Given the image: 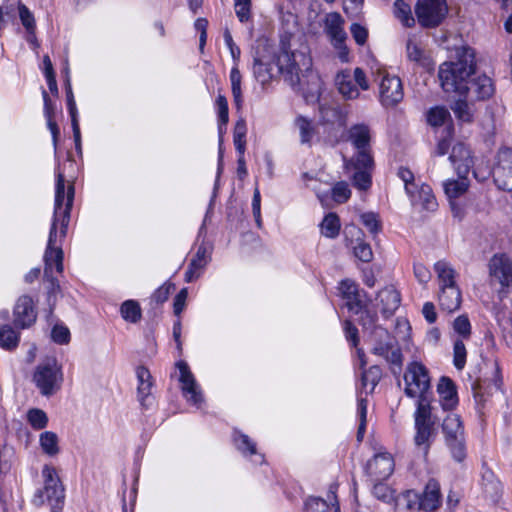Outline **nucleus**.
I'll list each match as a JSON object with an SVG mask.
<instances>
[{
    "instance_id": "4468645a",
    "label": "nucleus",
    "mask_w": 512,
    "mask_h": 512,
    "mask_svg": "<svg viewBox=\"0 0 512 512\" xmlns=\"http://www.w3.org/2000/svg\"><path fill=\"white\" fill-rule=\"evenodd\" d=\"M492 176L497 187L504 191H512V149H499L492 168Z\"/></svg>"
},
{
    "instance_id": "dca6fc26",
    "label": "nucleus",
    "mask_w": 512,
    "mask_h": 512,
    "mask_svg": "<svg viewBox=\"0 0 512 512\" xmlns=\"http://www.w3.org/2000/svg\"><path fill=\"white\" fill-rule=\"evenodd\" d=\"M489 274L492 281H497L502 287L512 285V259L505 253L492 256L489 261Z\"/></svg>"
},
{
    "instance_id": "2eb2a0df",
    "label": "nucleus",
    "mask_w": 512,
    "mask_h": 512,
    "mask_svg": "<svg viewBox=\"0 0 512 512\" xmlns=\"http://www.w3.org/2000/svg\"><path fill=\"white\" fill-rule=\"evenodd\" d=\"M404 97L401 79L397 76L384 75L379 88V100L385 108L395 107Z\"/></svg>"
},
{
    "instance_id": "79ce46f5",
    "label": "nucleus",
    "mask_w": 512,
    "mask_h": 512,
    "mask_svg": "<svg viewBox=\"0 0 512 512\" xmlns=\"http://www.w3.org/2000/svg\"><path fill=\"white\" fill-rule=\"evenodd\" d=\"M482 480L486 493L490 494L491 496H497L500 494L502 490L501 483L496 478L493 471H491L489 468H484Z\"/></svg>"
},
{
    "instance_id": "c756f323",
    "label": "nucleus",
    "mask_w": 512,
    "mask_h": 512,
    "mask_svg": "<svg viewBox=\"0 0 512 512\" xmlns=\"http://www.w3.org/2000/svg\"><path fill=\"white\" fill-rule=\"evenodd\" d=\"M319 112L324 123L339 125L345 124L346 116L339 105L320 104Z\"/></svg>"
},
{
    "instance_id": "0eeeda50",
    "label": "nucleus",
    "mask_w": 512,
    "mask_h": 512,
    "mask_svg": "<svg viewBox=\"0 0 512 512\" xmlns=\"http://www.w3.org/2000/svg\"><path fill=\"white\" fill-rule=\"evenodd\" d=\"M42 473L44 488L37 490L33 501L36 505H43L47 501L53 512H59L64 503V488L54 468L45 466Z\"/></svg>"
},
{
    "instance_id": "5701e85b",
    "label": "nucleus",
    "mask_w": 512,
    "mask_h": 512,
    "mask_svg": "<svg viewBox=\"0 0 512 512\" xmlns=\"http://www.w3.org/2000/svg\"><path fill=\"white\" fill-rule=\"evenodd\" d=\"M367 469L377 480H384L393 473L394 460L389 453H379L369 461Z\"/></svg>"
},
{
    "instance_id": "1a4fd4ad",
    "label": "nucleus",
    "mask_w": 512,
    "mask_h": 512,
    "mask_svg": "<svg viewBox=\"0 0 512 512\" xmlns=\"http://www.w3.org/2000/svg\"><path fill=\"white\" fill-rule=\"evenodd\" d=\"M371 352L383 357L388 363L401 367L402 353L396 339L381 326L374 327L371 332Z\"/></svg>"
},
{
    "instance_id": "6e6d98bb",
    "label": "nucleus",
    "mask_w": 512,
    "mask_h": 512,
    "mask_svg": "<svg viewBox=\"0 0 512 512\" xmlns=\"http://www.w3.org/2000/svg\"><path fill=\"white\" fill-rule=\"evenodd\" d=\"M344 19L337 12L327 14L325 19V30L327 34L343 28Z\"/></svg>"
},
{
    "instance_id": "a878e982",
    "label": "nucleus",
    "mask_w": 512,
    "mask_h": 512,
    "mask_svg": "<svg viewBox=\"0 0 512 512\" xmlns=\"http://www.w3.org/2000/svg\"><path fill=\"white\" fill-rule=\"evenodd\" d=\"M136 376L138 380V399L141 405L148 408L152 404V397L150 394L152 388V376L150 371L143 366L136 369Z\"/></svg>"
},
{
    "instance_id": "603ef678",
    "label": "nucleus",
    "mask_w": 512,
    "mask_h": 512,
    "mask_svg": "<svg viewBox=\"0 0 512 512\" xmlns=\"http://www.w3.org/2000/svg\"><path fill=\"white\" fill-rule=\"evenodd\" d=\"M360 218L363 225L371 234L377 235L381 231L382 226L378 214L374 212H366L361 214Z\"/></svg>"
},
{
    "instance_id": "c9c22d12",
    "label": "nucleus",
    "mask_w": 512,
    "mask_h": 512,
    "mask_svg": "<svg viewBox=\"0 0 512 512\" xmlns=\"http://www.w3.org/2000/svg\"><path fill=\"white\" fill-rule=\"evenodd\" d=\"M394 15L405 27H412L415 24L411 7L404 0H396L394 2Z\"/></svg>"
},
{
    "instance_id": "3c124183",
    "label": "nucleus",
    "mask_w": 512,
    "mask_h": 512,
    "mask_svg": "<svg viewBox=\"0 0 512 512\" xmlns=\"http://www.w3.org/2000/svg\"><path fill=\"white\" fill-rule=\"evenodd\" d=\"M367 403H368L367 399H365V398H360L358 400L357 412H358V417H359V421H360L358 431H357V440L358 441H362L365 431H366Z\"/></svg>"
},
{
    "instance_id": "a211bd4d",
    "label": "nucleus",
    "mask_w": 512,
    "mask_h": 512,
    "mask_svg": "<svg viewBox=\"0 0 512 512\" xmlns=\"http://www.w3.org/2000/svg\"><path fill=\"white\" fill-rule=\"evenodd\" d=\"M176 367L180 371L179 381L182 384L181 388L187 401L193 405L200 406L203 402V396L188 364L185 361H178Z\"/></svg>"
},
{
    "instance_id": "338daca9",
    "label": "nucleus",
    "mask_w": 512,
    "mask_h": 512,
    "mask_svg": "<svg viewBox=\"0 0 512 512\" xmlns=\"http://www.w3.org/2000/svg\"><path fill=\"white\" fill-rule=\"evenodd\" d=\"M413 268L414 276L417 281L422 285H427L432 278V274L429 269L421 263H415Z\"/></svg>"
},
{
    "instance_id": "393cba45",
    "label": "nucleus",
    "mask_w": 512,
    "mask_h": 512,
    "mask_svg": "<svg viewBox=\"0 0 512 512\" xmlns=\"http://www.w3.org/2000/svg\"><path fill=\"white\" fill-rule=\"evenodd\" d=\"M437 392L440 397V404L443 410H452L458 404L456 387L448 377H441L437 385Z\"/></svg>"
},
{
    "instance_id": "e2e57ef3",
    "label": "nucleus",
    "mask_w": 512,
    "mask_h": 512,
    "mask_svg": "<svg viewBox=\"0 0 512 512\" xmlns=\"http://www.w3.org/2000/svg\"><path fill=\"white\" fill-rule=\"evenodd\" d=\"M397 174L405 183L406 192L408 194H413L414 189H416L417 186L414 184V174L412 173V171L405 167H400Z\"/></svg>"
},
{
    "instance_id": "69168bd1",
    "label": "nucleus",
    "mask_w": 512,
    "mask_h": 512,
    "mask_svg": "<svg viewBox=\"0 0 512 512\" xmlns=\"http://www.w3.org/2000/svg\"><path fill=\"white\" fill-rule=\"evenodd\" d=\"M175 289V286L174 284L172 283H165L163 284L162 286H160L152 295V299L158 303V304H161L163 302H165L171 291H173Z\"/></svg>"
},
{
    "instance_id": "37998d69",
    "label": "nucleus",
    "mask_w": 512,
    "mask_h": 512,
    "mask_svg": "<svg viewBox=\"0 0 512 512\" xmlns=\"http://www.w3.org/2000/svg\"><path fill=\"white\" fill-rule=\"evenodd\" d=\"M450 118V112L444 106H435L427 113V122L434 127L443 125Z\"/></svg>"
},
{
    "instance_id": "6e6552de",
    "label": "nucleus",
    "mask_w": 512,
    "mask_h": 512,
    "mask_svg": "<svg viewBox=\"0 0 512 512\" xmlns=\"http://www.w3.org/2000/svg\"><path fill=\"white\" fill-rule=\"evenodd\" d=\"M335 86L345 100H355L360 96V90L369 89V82L362 68L339 71L335 76Z\"/></svg>"
},
{
    "instance_id": "2f4dec72",
    "label": "nucleus",
    "mask_w": 512,
    "mask_h": 512,
    "mask_svg": "<svg viewBox=\"0 0 512 512\" xmlns=\"http://www.w3.org/2000/svg\"><path fill=\"white\" fill-rule=\"evenodd\" d=\"M230 83H231V92L234 100V104L237 110H240L243 105V96H242V75L238 68L237 63L232 67L230 71Z\"/></svg>"
},
{
    "instance_id": "864d4df0",
    "label": "nucleus",
    "mask_w": 512,
    "mask_h": 512,
    "mask_svg": "<svg viewBox=\"0 0 512 512\" xmlns=\"http://www.w3.org/2000/svg\"><path fill=\"white\" fill-rule=\"evenodd\" d=\"M466 347L462 340H456L453 347V363L458 370H462L466 364Z\"/></svg>"
},
{
    "instance_id": "a18cd8bd",
    "label": "nucleus",
    "mask_w": 512,
    "mask_h": 512,
    "mask_svg": "<svg viewBox=\"0 0 512 512\" xmlns=\"http://www.w3.org/2000/svg\"><path fill=\"white\" fill-rule=\"evenodd\" d=\"M40 445L43 451L50 455H56L59 452L58 437L54 432L46 431L40 435Z\"/></svg>"
},
{
    "instance_id": "ea45409f",
    "label": "nucleus",
    "mask_w": 512,
    "mask_h": 512,
    "mask_svg": "<svg viewBox=\"0 0 512 512\" xmlns=\"http://www.w3.org/2000/svg\"><path fill=\"white\" fill-rule=\"evenodd\" d=\"M458 120L466 123L473 121L474 110L466 100L459 99L451 107Z\"/></svg>"
},
{
    "instance_id": "4be33fe9",
    "label": "nucleus",
    "mask_w": 512,
    "mask_h": 512,
    "mask_svg": "<svg viewBox=\"0 0 512 512\" xmlns=\"http://www.w3.org/2000/svg\"><path fill=\"white\" fill-rule=\"evenodd\" d=\"M449 159L455 167L458 176L469 174L473 166V158L471 151L464 143H457L452 147Z\"/></svg>"
},
{
    "instance_id": "8fccbe9b",
    "label": "nucleus",
    "mask_w": 512,
    "mask_h": 512,
    "mask_svg": "<svg viewBox=\"0 0 512 512\" xmlns=\"http://www.w3.org/2000/svg\"><path fill=\"white\" fill-rule=\"evenodd\" d=\"M331 195L336 203L342 204L350 198L351 190L349 189L347 182L340 181L333 186Z\"/></svg>"
},
{
    "instance_id": "f03ea898",
    "label": "nucleus",
    "mask_w": 512,
    "mask_h": 512,
    "mask_svg": "<svg viewBox=\"0 0 512 512\" xmlns=\"http://www.w3.org/2000/svg\"><path fill=\"white\" fill-rule=\"evenodd\" d=\"M405 394L410 398H418L414 414L417 446H424L425 453L430 448V438L434 433L436 417L433 416L432 391L428 369L420 362H411L406 369Z\"/></svg>"
},
{
    "instance_id": "13d9d810",
    "label": "nucleus",
    "mask_w": 512,
    "mask_h": 512,
    "mask_svg": "<svg viewBox=\"0 0 512 512\" xmlns=\"http://www.w3.org/2000/svg\"><path fill=\"white\" fill-rule=\"evenodd\" d=\"M235 12L240 22H247L250 19L251 0H234Z\"/></svg>"
},
{
    "instance_id": "09e8293b",
    "label": "nucleus",
    "mask_w": 512,
    "mask_h": 512,
    "mask_svg": "<svg viewBox=\"0 0 512 512\" xmlns=\"http://www.w3.org/2000/svg\"><path fill=\"white\" fill-rule=\"evenodd\" d=\"M234 441L237 448L243 452L253 455L256 453V444L249 438L248 435L240 432H234Z\"/></svg>"
},
{
    "instance_id": "c03bdc74",
    "label": "nucleus",
    "mask_w": 512,
    "mask_h": 512,
    "mask_svg": "<svg viewBox=\"0 0 512 512\" xmlns=\"http://www.w3.org/2000/svg\"><path fill=\"white\" fill-rule=\"evenodd\" d=\"M246 132H247V127H246L245 120L239 119L236 122L235 127H234V135H233L234 139L233 140H234V145H235L237 152L241 155H244V152H245Z\"/></svg>"
},
{
    "instance_id": "412c9836",
    "label": "nucleus",
    "mask_w": 512,
    "mask_h": 512,
    "mask_svg": "<svg viewBox=\"0 0 512 512\" xmlns=\"http://www.w3.org/2000/svg\"><path fill=\"white\" fill-rule=\"evenodd\" d=\"M210 254L211 248L206 243H201L185 272V281L187 283H191L200 277L210 261Z\"/></svg>"
},
{
    "instance_id": "f3484780",
    "label": "nucleus",
    "mask_w": 512,
    "mask_h": 512,
    "mask_svg": "<svg viewBox=\"0 0 512 512\" xmlns=\"http://www.w3.org/2000/svg\"><path fill=\"white\" fill-rule=\"evenodd\" d=\"M363 235V231L354 224L346 225L344 228L345 239L353 246L355 257L368 263L373 259V252L371 246L362 239Z\"/></svg>"
},
{
    "instance_id": "473e14b6",
    "label": "nucleus",
    "mask_w": 512,
    "mask_h": 512,
    "mask_svg": "<svg viewBox=\"0 0 512 512\" xmlns=\"http://www.w3.org/2000/svg\"><path fill=\"white\" fill-rule=\"evenodd\" d=\"M467 176H458V180H447L444 183V191L449 199H456L467 191L469 187Z\"/></svg>"
},
{
    "instance_id": "7c9ffc66",
    "label": "nucleus",
    "mask_w": 512,
    "mask_h": 512,
    "mask_svg": "<svg viewBox=\"0 0 512 512\" xmlns=\"http://www.w3.org/2000/svg\"><path fill=\"white\" fill-rule=\"evenodd\" d=\"M44 274L49 276V272H53L55 267L58 273L63 271V251L61 248L46 249L44 254Z\"/></svg>"
},
{
    "instance_id": "39448f33",
    "label": "nucleus",
    "mask_w": 512,
    "mask_h": 512,
    "mask_svg": "<svg viewBox=\"0 0 512 512\" xmlns=\"http://www.w3.org/2000/svg\"><path fill=\"white\" fill-rule=\"evenodd\" d=\"M442 433L445 445L451 457L458 463L464 462L467 457L465 431L459 415L450 413L442 422Z\"/></svg>"
},
{
    "instance_id": "f8f14e48",
    "label": "nucleus",
    "mask_w": 512,
    "mask_h": 512,
    "mask_svg": "<svg viewBox=\"0 0 512 512\" xmlns=\"http://www.w3.org/2000/svg\"><path fill=\"white\" fill-rule=\"evenodd\" d=\"M74 186L71 184L65 194V178L64 174L57 173L56 187H55V205L54 215L61 217V236L65 237L67 233L68 224L70 221V213L74 199Z\"/></svg>"
},
{
    "instance_id": "e433bc0d",
    "label": "nucleus",
    "mask_w": 512,
    "mask_h": 512,
    "mask_svg": "<svg viewBox=\"0 0 512 512\" xmlns=\"http://www.w3.org/2000/svg\"><path fill=\"white\" fill-rule=\"evenodd\" d=\"M295 125L299 130L301 143L310 144L312 138L316 134V130L312 121L307 119L306 117L298 116L295 120Z\"/></svg>"
},
{
    "instance_id": "c85d7f7f",
    "label": "nucleus",
    "mask_w": 512,
    "mask_h": 512,
    "mask_svg": "<svg viewBox=\"0 0 512 512\" xmlns=\"http://www.w3.org/2000/svg\"><path fill=\"white\" fill-rule=\"evenodd\" d=\"M434 270L437 274L440 289L450 286H457L455 282L456 272L448 262L443 260L436 262L434 264Z\"/></svg>"
},
{
    "instance_id": "9d476101",
    "label": "nucleus",
    "mask_w": 512,
    "mask_h": 512,
    "mask_svg": "<svg viewBox=\"0 0 512 512\" xmlns=\"http://www.w3.org/2000/svg\"><path fill=\"white\" fill-rule=\"evenodd\" d=\"M404 498L410 510L418 509L425 512H433L440 507L442 502L440 484L436 479L431 478L426 483L422 494H418L415 491H407L404 494Z\"/></svg>"
},
{
    "instance_id": "6ab92c4d",
    "label": "nucleus",
    "mask_w": 512,
    "mask_h": 512,
    "mask_svg": "<svg viewBox=\"0 0 512 512\" xmlns=\"http://www.w3.org/2000/svg\"><path fill=\"white\" fill-rule=\"evenodd\" d=\"M340 291L350 311L359 313L366 307V293L360 290L354 281L349 279L341 281Z\"/></svg>"
},
{
    "instance_id": "5fc2aeb1",
    "label": "nucleus",
    "mask_w": 512,
    "mask_h": 512,
    "mask_svg": "<svg viewBox=\"0 0 512 512\" xmlns=\"http://www.w3.org/2000/svg\"><path fill=\"white\" fill-rule=\"evenodd\" d=\"M454 331L463 339H468L471 335V324L466 315H460L453 321Z\"/></svg>"
},
{
    "instance_id": "ddd939ff",
    "label": "nucleus",
    "mask_w": 512,
    "mask_h": 512,
    "mask_svg": "<svg viewBox=\"0 0 512 512\" xmlns=\"http://www.w3.org/2000/svg\"><path fill=\"white\" fill-rule=\"evenodd\" d=\"M415 14L424 28L438 27L448 14L446 0H417Z\"/></svg>"
},
{
    "instance_id": "f257e3e1",
    "label": "nucleus",
    "mask_w": 512,
    "mask_h": 512,
    "mask_svg": "<svg viewBox=\"0 0 512 512\" xmlns=\"http://www.w3.org/2000/svg\"><path fill=\"white\" fill-rule=\"evenodd\" d=\"M475 52L470 47H462L457 60L444 62L439 67L438 77L442 89L447 93H456L471 100H485L494 93L491 78L481 75L471 79L475 73Z\"/></svg>"
},
{
    "instance_id": "20e7f679",
    "label": "nucleus",
    "mask_w": 512,
    "mask_h": 512,
    "mask_svg": "<svg viewBox=\"0 0 512 512\" xmlns=\"http://www.w3.org/2000/svg\"><path fill=\"white\" fill-rule=\"evenodd\" d=\"M280 71L284 73V80L294 90L300 92L307 103L319 100L323 90V81L312 70V59L307 53L297 51L294 52V55H282Z\"/></svg>"
},
{
    "instance_id": "58836bf2",
    "label": "nucleus",
    "mask_w": 512,
    "mask_h": 512,
    "mask_svg": "<svg viewBox=\"0 0 512 512\" xmlns=\"http://www.w3.org/2000/svg\"><path fill=\"white\" fill-rule=\"evenodd\" d=\"M407 56L411 61H414L422 66H428L430 60L425 51L412 39H409L406 44Z\"/></svg>"
},
{
    "instance_id": "bf43d9fd",
    "label": "nucleus",
    "mask_w": 512,
    "mask_h": 512,
    "mask_svg": "<svg viewBox=\"0 0 512 512\" xmlns=\"http://www.w3.org/2000/svg\"><path fill=\"white\" fill-rule=\"evenodd\" d=\"M216 107L218 110V119L221 124L227 125L229 121V110H228V101L226 97L222 94H219L216 98Z\"/></svg>"
},
{
    "instance_id": "aec40b11",
    "label": "nucleus",
    "mask_w": 512,
    "mask_h": 512,
    "mask_svg": "<svg viewBox=\"0 0 512 512\" xmlns=\"http://www.w3.org/2000/svg\"><path fill=\"white\" fill-rule=\"evenodd\" d=\"M37 318L33 299L28 295L19 297L14 307V324L19 328L31 326Z\"/></svg>"
},
{
    "instance_id": "cd10ccee",
    "label": "nucleus",
    "mask_w": 512,
    "mask_h": 512,
    "mask_svg": "<svg viewBox=\"0 0 512 512\" xmlns=\"http://www.w3.org/2000/svg\"><path fill=\"white\" fill-rule=\"evenodd\" d=\"M409 195L412 197L414 204H420L425 210L434 211L438 206L429 185H422L419 190L416 191V189H414V193Z\"/></svg>"
},
{
    "instance_id": "f704fd0d",
    "label": "nucleus",
    "mask_w": 512,
    "mask_h": 512,
    "mask_svg": "<svg viewBox=\"0 0 512 512\" xmlns=\"http://www.w3.org/2000/svg\"><path fill=\"white\" fill-rule=\"evenodd\" d=\"M320 226L325 237L336 238L340 232V219L336 213H329L324 217Z\"/></svg>"
},
{
    "instance_id": "4c0bfd02",
    "label": "nucleus",
    "mask_w": 512,
    "mask_h": 512,
    "mask_svg": "<svg viewBox=\"0 0 512 512\" xmlns=\"http://www.w3.org/2000/svg\"><path fill=\"white\" fill-rule=\"evenodd\" d=\"M14 4H17L18 6L19 18L26 30V33L34 37V33L36 30L34 15L28 9V7L22 4L19 0L14 1Z\"/></svg>"
},
{
    "instance_id": "49530a36",
    "label": "nucleus",
    "mask_w": 512,
    "mask_h": 512,
    "mask_svg": "<svg viewBox=\"0 0 512 512\" xmlns=\"http://www.w3.org/2000/svg\"><path fill=\"white\" fill-rule=\"evenodd\" d=\"M382 376V371L379 366L374 365L369 369L364 370L362 372L361 382L364 388H367L370 385V392L374 390L378 382L380 381Z\"/></svg>"
},
{
    "instance_id": "774afa93",
    "label": "nucleus",
    "mask_w": 512,
    "mask_h": 512,
    "mask_svg": "<svg viewBox=\"0 0 512 512\" xmlns=\"http://www.w3.org/2000/svg\"><path fill=\"white\" fill-rule=\"evenodd\" d=\"M343 330L346 339L350 341L354 347H356L359 343L358 329L356 326L350 320H345L343 324Z\"/></svg>"
},
{
    "instance_id": "9b49d317",
    "label": "nucleus",
    "mask_w": 512,
    "mask_h": 512,
    "mask_svg": "<svg viewBox=\"0 0 512 512\" xmlns=\"http://www.w3.org/2000/svg\"><path fill=\"white\" fill-rule=\"evenodd\" d=\"M33 380L42 395L54 394L60 388L63 380L61 368L57 365L56 360L48 359L39 364L35 369Z\"/></svg>"
},
{
    "instance_id": "bb28decb",
    "label": "nucleus",
    "mask_w": 512,
    "mask_h": 512,
    "mask_svg": "<svg viewBox=\"0 0 512 512\" xmlns=\"http://www.w3.org/2000/svg\"><path fill=\"white\" fill-rule=\"evenodd\" d=\"M440 307L451 313L459 309L461 305V292L458 286H450L440 289L439 294Z\"/></svg>"
},
{
    "instance_id": "72a5a7b5",
    "label": "nucleus",
    "mask_w": 512,
    "mask_h": 512,
    "mask_svg": "<svg viewBox=\"0 0 512 512\" xmlns=\"http://www.w3.org/2000/svg\"><path fill=\"white\" fill-rule=\"evenodd\" d=\"M20 335L10 325H0V346L7 350L18 346Z\"/></svg>"
},
{
    "instance_id": "a19ab883",
    "label": "nucleus",
    "mask_w": 512,
    "mask_h": 512,
    "mask_svg": "<svg viewBox=\"0 0 512 512\" xmlns=\"http://www.w3.org/2000/svg\"><path fill=\"white\" fill-rule=\"evenodd\" d=\"M120 312L124 320L137 323L141 319V308L138 302L134 300H127L122 303Z\"/></svg>"
},
{
    "instance_id": "de8ad7c7",
    "label": "nucleus",
    "mask_w": 512,
    "mask_h": 512,
    "mask_svg": "<svg viewBox=\"0 0 512 512\" xmlns=\"http://www.w3.org/2000/svg\"><path fill=\"white\" fill-rule=\"evenodd\" d=\"M27 419L30 425L36 429L40 430L47 426L48 417L46 413L41 409H30L27 413Z\"/></svg>"
},
{
    "instance_id": "680f3d73",
    "label": "nucleus",
    "mask_w": 512,
    "mask_h": 512,
    "mask_svg": "<svg viewBox=\"0 0 512 512\" xmlns=\"http://www.w3.org/2000/svg\"><path fill=\"white\" fill-rule=\"evenodd\" d=\"M305 507L308 512H328L329 505L328 503L319 497H310L306 503Z\"/></svg>"
},
{
    "instance_id": "052dcab7",
    "label": "nucleus",
    "mask_w": 512,
    "mask_h": 512,
    "mask_svg": "<svg viewBox=\"0 0 512 512\" xmlns=\"http://www.w3.org/2000/svg\"><path fill=\"white\" fill-rule=\"evenodd\" d=\"M51 337L57 344H67L70 341V331L66 326L55 325L51 331Z\"/></svg>"
},
{
    "instance_id": "0e129e2a",
    "label": "nucleus",
    "mask_w": 512,
    "mask_h": 512,
    "mask_svg": "<svg viewBox=\"0 0 512 512\" xmlns=\"http://www.w3.org/2000/svg\"><path fill=\"white\" fill-rule=\"evenodd\" d=\"M350 32L358 45H364L366 43L368 30L364 26L358 23H353L350 27Z\"/></svg>"
},
{
    "instance_id": "4d7b16f0",
    "label": "nucleus",
    "mask_w": 512,
    "mask_h": 512,
    "mask_svg": "<svg viewBox=\"0 0 512 512\" xmlns=\"http://www.w3.org/2000/svg\"><path fill=\"white\" fill-rule=\"evenodd\" d=\"M66 98H67V107L71 117V125L78 122V114L76 103L74 100V95L72 92L71 84L69 79L66 80Z\"/></svg>"
},
{
    "instance_id": "7ed1b4c3",
    "label": "nucleus",
    "mask_w": 512,
    "mask_h": 512,
    "mask_svg": "<svg viewBox=\"0 0 512 512\" xmlns=\"http://www.w3.org/2000/svg\"><path fill=\"white\" fill-rule=\"evenodd\" d=\"M346 140L355 149V153L350 158L343 156L344 169L350 174L353 186L366 191L371 187L375 167L370 126L365 123L350 126L346 131Z\"/></svg>"
},
{
    "instance_id": "423d86ee",
    "label": "nucleus",
    "mask_w": 512,
    "mask_h": 512,
    "mask_svg": "<svg viewBox=\"0 0 512 512\" xmlns=\"http://www.w3.org/2000/svg\"><path fill=\"white\" fill-rule=\"evenodd\" d=\"M296 50H291L289 37H282L279 44V51L273 58L255 57L253 61V75L255 79L264 87L278 76L284 78V73L280 71V58L284 54L294 55Z\"/></svg>"
},
{
    "instance_id": "b1692460",
    "label": "nucleus",
    "mask_w": 512,
    "mask_h": 512,
    "mask_svg": "<svg viewBox=\"0 0 512 512\" xmlns=\"http://www.w3.org/2000/svg\"><path fill=\"white\" fill-rule=\"evenodd\" d=\"M400 302V293L393 286L383 288L376 297V305L385 317H390L398 309Z\"/></svg>"
}]
</instances>
